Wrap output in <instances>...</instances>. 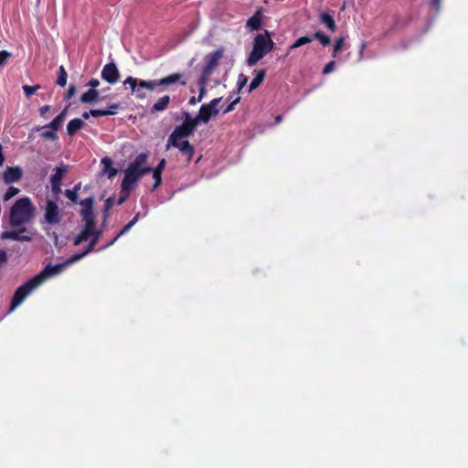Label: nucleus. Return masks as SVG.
Wrapping results in <instances>:
<instances>
[{
  "mask_svg": "<svg viewBox=\"0 0 468 468\" xmlns=\"http://www.w3.org/2000/svg\"><path fill=\"white\" fill-rule=\"evenodd\" d=\"M198 123L199 121L197 116L193 118L188 112L184 111L183 122L181 125H177V149L186 164L194 154V148L188 141H181V139L191 135Z\"/></svg>",
  "mask_w": 468,
  "mask_h": 468,
  "instance_id": "1",
  "label": "nucleus"
},
{
  "mask_svg": "<svg viewBox=\"0 0 468 468\" xmlns=\"http://www.w3.org/2000/svg\"><path fill=\"white\" fill-rule=\"evenodd\" d=\"M148 159V154L145 153L139 154L133 162H132L128 168L124 171V178L122 182V190L129 193L133 184L144 175L152 171L151 167L144 165Z\"/></svg>",
  "mask_w": 468,
  "mask_h": 468,
  "instance_id": "2",
  "label": "nucleus"
},
{
  "mask_svg": "<svg viewBox=\"0 0 468 468\" xmlns=\"http://www.w3.org/2000/svg\"><path fill=\"white\" fill-rule=\"evenodd\" d=\"M148 159V154L145 153L139 154L133 162H132L128 168L124 171V178L122 182V190L129 193L133 184L144 175L152 171L151 167L144 165Z\"/></svg>",
  "mask_w": 468,
  "mask_h": 468,
  "instance_id": "3",
  "label": "nucleus"
},
{
  "mask_svg": "<svg viewBox=\"0 0 468 468\" xmlns=\"http://www.w3.org/2000/svg\"><path fill=\"white\" fill-rule=\"evenodd\" d=\"M36 212V207L29 197L17 199L10 209L9 222L12 227H19L29 223Z\"/></svg>",
  "mask_w": 468,
  "mask_h": 468,
  "instance_id": "4",
  "label": "nucleus"
},
{
  "mask_svg": "<svg viewBox=\"0 0 468 468\" xmlns=\"http://www.w3.org/2000/svg\"><path fill=\"white\" fill-rule=\"evenodd\" d=\"M273 48L274 42L268 30H265L262 34H258L254 37L253 48L247 58V65L253 67Z\"/></svg>",
  "mask_w": 468,
  "mask_h": 468,
  "instance_id": "5",
  "label": "nucleus"
},
{
  "mask_svg": "<svg viewBox=\"0 0 468 468\" xmlns=\"http://www.w3.org/2000/svg\"><path fill=\"white\" fill-rule=\"evenodd\" d=\"M41 284L40 276H35L28 280L25 284L18 287L12 298L9 312L14 311L19 304L23 303L25 298L30 294L36 288Z\"/></svg>",
  "mask_w": 468,
  "mask_h": 468,
  "instance_id": "6",
  "label": "nucleus"
},
{
  "mask_svg": "<svg viewBox=\"0 0 468 468\" xmlns=\"http://www.w3.org/2000/svg\"><path fill=\"white\" fill-rule=\"evenodd\" d=\"M223 55L224 48H220L205 57V66L201 72V76H204V79H209L213 69L218 65L219 60L223 58Z\"/></svg>",
  "mask_w": 468,
  "mask_h": 468,
  "instance_id": "7",
  "label": "nucleus"
},
{
  "mask_svg": "<svg viewBox=\"0 0 468 468\" xmlns=\"http://www.w3.org/2000/svg\"><path fill=\"white\" fill-rule=\"evenodd\" d=\"M222 98H216L208 103L202 104L199 112L197 115L199 122L207 123L211 117L218 114L219 110L217 108Z\"/></svg>",
  "mask_w": 468,
  "mask_h": 468,
  "instance_id": "8",
  "label": "nucleus"
},
{
  "mask_svg": "<svg viewBox=\"0 0 468 468\" xmlns=\"http://www.w3.org/2000/svg\"><path fill=\"white\" fill-rule=\"evenodd\" d=\"M176 82V74H171L167 78H165L159 81H147L141 80L138 84V88L135 89L136 97L140 99H144L146 97L144 89H147L149 90H154L155 87L160 85H167Z\"/></svg>",
  "mask_w": 468,
  "mask_h": 468,
  "instance_id": "9",
  "label": "nucleus"
},
{
  "mask_svg": "<svg viewBox=\"0 0 468 468\" xmlns=\"http://www.w3.org/2000/svg\"><path fill=\"white\" fill-rule=\"evenodd\" d=\"M45 220L48 224H58L61 220L59 208L56 202L47 200L45 207Z\"/></svg>",
  "mask_w": 468,
  "mask_h": 468,
  "instance_id": "10",
  "label": "nucleus"
},
{
  "mask_svg": "<svg viewBox=\"0 0 468 468\" xmlns=\"http://www.w3.org/2000/svg\"><path fill=\"white\" fill-rule=\"evenodd\" d=\"M101 78L110 84H114L120 80V72L114 62H110L103 67Z\"/></svg>",
  "mask_w": 468,
  "mask_h": 468,
  "instance_id": "11",
  "label": "nucleus"
},
{
  "mask_svg": "<svg viewBox=\"0 0 468 468\" xmlns=\"http://www.w3.org/2000/svg\"><path fill=\"white\" fill-rule=\"evenodd\" d=\"M22 176L23 170L20 166H7L2 176L3 181L6 185L19 182Z\"/></svg>",
  "mask_w": 468,
  "mask_h": 468,
  "instance_id": "12",
  "label": "nucleus"
},
{
  "mask_svg": "<svg viewBox=\"0 0 468 468\" xmlns=\"http://www.w3.org/2000/svg\"><path fill=\"white\" fill-rule=\"evenodd\" d=\"M67 265L65 263L58 264L55 266L48 265L46 268L38 273L37 276H40L41 283L48 277L60 273Z\"/></svg>",
  "mask_w": 468,
  "mask_h": 468,
  "instance_id": "13",
  "label": "nucleus"
},
{
  "mask_svg": "<svg viewBox=\"0 0 468 468\" xmlns=\"http://www.w3.org/2000/svg\"><path fill=\"white\" fill-rule=\"evenodd\" d=\"M26 231V228L20 229L18 231H4L1 235L3 239H14L18 241H30L32 239L27 235H21Z\"/></svg>",
  "mask_w": 468,
  "mask_h": 468,
  "instance_id": "14",
  "label": "nucleus"
},
{
  "mask_svg": "<svg viewBox=\"0 0 468 468\" xmlns=\"http://www.w3.org/2000/svg\"><path fill=\"white\" fill-rule=\"evenodd\" d=\"M69 172V165L61 164L55 168V173L50 176V183L61 184L63 178Z\"/></svg>",
  "mask_w": 468,
  "mask_h": 468,
  "instance_id": "15",
  "label": "nucleus"
},
{
  "mask_svg": "<svg viewBox=\"0 0 468 468\" xmlns=\"http://www.w3.org/2000/svg\"><path fill=\"white\" fill-rule=\"evenodd\" d=\"M101 164L103 165L101 175H106L108 178H112L118 174V169L112 167V160L110 157H103Z\"/></svg>",
  "mask_w": 468,
  "mask_h": 468,
  "instance_id": "16",
  "label": "nucleus"
},
{
  "mask_svg": "<svg viewBox=\"0 0 468 468\" xmlns=\"http://www.w3.org/2000/svg\"><path fill=\"white\" fill-rule=\"evenodd\" d=\"M84 122L80 118H75L69 122L67 125V133L69 136H73L78 131L84 127Z\"/></svg>",
  "mask_w": 468,
  "mask_h": 468,
  "instance_id": "17",
  "label": "nucleus"
},
{
  "mask_svg": "<svg viewBox=\"0 0 468 468\" xmlns=\"http://www.w3.org/2000/svg\"><path fill=\"white\" fill-rule=\"evenodd\" d=\"M266 75L265 69H259L256 71V75L250 83L249 92L256 90L264 80Z\"/></svg>",
  "mask_w": 468,
  "mask_h": 468,
  "instance_id": "18",
  "label": "nucleus"
},
{
  "mask_svg": "<svg viewBox=\"0 0 468 468\" xmlns=\"http://www.w3.org/2000/svg\"><path fill=\"white\" fill-rule=\"evenodd\" d=\"M246 26L251 30H259L261 27V13L257 11L252 16H250L246 23Z\"/></svg>",
  "mask_w": 468,
  "mask_h": 468,
  "instance_id": "19",
  "label": "nucleus"
},
{
  "mask_svg": "<svg viewBox=\"0 0 468 468\" xmlns=\"http://www.w3.org/2000/svg\"><path fill=\"white\" fill-rule=\"evenodd\" d=\"M320 21L332 32L336 30V25L335 19L331 15L326 12H323L320 15Z\"/></svg>",
  "mask_w": 468,
  "mask_h": 468,
  "instance_id": "20",
  "label": "nucleus"
},
{
  "mask_svg": "<svg viewBox=\"0 0 468 468\" xmlns=\"http://www.w3.org/2000/svg\"><path fill=\"white\" fill-rule=\"evenodd\" d=\"M99 99V91L95 89H90L80 96V101L83 103H92Z\"/></svg>",
  "mask_w": 468,
  "mask_h": 468,
  "instance_id": "21",
  "label": "nucleus"
},
{
  "mask_svg": "<svg viewBox=\"0 0 468 468\" xmlns=\"http://www.w3.org/2000/svg\"><path fill=\"white\" fill-rule=\"evenodd\" d=\"M140 213H137L134 216V218L123 227V229L119 232V234L110 243L106 245V247L112 245L122 235L127 233L131 229V228L138 221Z\"/></svg>",
  "mask_w": 468,
  "mask_h": 468,
  "instance_id": "22",
  "label": "nucleus"
},
{
  "mask_svg": "<svg viewBox=\"0 0 468 468\" xmlns=\"http://www.w3.org/2000/svg\"><path fill=\"white\" fill-rule=\"evenodd\" d=\"M103 229H95L90 233V241L87 247L88 251L91 252L94 250V246L98 243Z\"/></svg>",
  "mask_w": 468,
  "mask_h": 468,
  "instance_id": "23",
  "label": "nucleus"
},
{
  "mask_svg": "<svg viewBox=\"0 0 468 468\" xmlns=\"http://www.w3.org/2000/svg\"><path fill=\"white\" fill-rule=\"evenodd\" d=\"M312 37L313 40L317 39L324 47H326L331 43L330 37L321 30L315 31Z\"/></svg>",
  "mask_w": 468,
  "mask_h": 468,
  "instance_id": "24",
  "label": "nucleus"
},
{
  "mask_svg": "<svg viewBox=\"0 0 468 468\" xmlns=\"http://www.w3.org/2000/svg\"><path fill=\"white\" fill-rule=\"evenodd\" d=\"M169 101H170L169 96H164V97L160 98L158 100V101L154 104V106L152 108V112L164 111L167 107Z\"/></svg>",
  "mask_w": 468,
  "mask_h": 468,
  "instance_id": "25",
  "label": "nucleus"
},
{
  "mask_svg": "<svg viewBox=\"0 0 468 468\" xmlns=\"http://www.w3.org/2000/svg\"><path fill=\"white\" fill-rule=\"evenodd\" d=\"M313 41V37L308 36H303L296 39V41L290 46V50L298 48L305 44L311 43Z\"/></svg>",
  "mask_w": 468,
  "mask_h": 468,
  "instance_id": "26",
  "label": "nucleus"
},
{
  "mask_svg": "<svg viewBox=\"0 0 468 468\" xmlns=\"http://www.w3.org/2000/svg\"><path fill=\"white\" fill-rule=\"evenodd\" d=\"M208 79H204V76H200L198 80V88H199V94L197 98V101H202L206 94V86L207 84Z\"/></svg>",
  "mask_w": 468,
  "mask_h": 468,
  "instance_id": "27",
  "label": "nucleus"
},
{
  "mask_svg": "<svg viewBox=\"0 0 468 468\" xmlns=\"http://www.w3.org/2000/svg\"><path fill=\"white\" fill-rule=\"evenodd\" d=\"M90 231L82 229L79 235H77L74 239V245L78 246L80 243L86 241L90 237Z\"/></svg>",
  "mask_w": 468,
  "mask_h": 468,
  "instance_id": "28",
  "label": "nucleus"
},
{
  "mask_svg": "<svg viewBox=\"0 0 468 468\" xmlns=\"http://www.w3.org/2000/svg\"><path fill=\"white\" fill-rule=\"evenodd\" d=\"M67 77H68V74H67L65 68L63 66H60L59 69H58L57 84L59 85L60 87H64L67 83Z\"/></svg>",
  "mask_w": 468,
  "mask_h": 468,
  "instance_id": "29",
  "label": "nucleus"
},
{
  "mask_svg": "<svg viewBox=\"0 0 468 468\" xmlns=\"http://www.w3.org/2000/svg\"><path fill=\"white\" fill-rule=\"evenodd\" d=\"M63 121L61 117L57 116L51 122L43 126V129H52L54 131H58L62 126Z\"/></svg>",
  "mask_w": 468,
  "mask_h": 468,
  "instance_id": "30",
  "label": "nucleus"
},
{
  "mask_svg": "<svg viewBox=\"0 0 468 468\" xmlns=\"http://www.w3.org/2000/svg\"><path fill=\"white\" fill-rule=\"evenodd\" d=\"M345 39L346 38L344 37H341L335 40L334 48H333V52H332V56L334 58H335L337 56L338 52H340L343 49Z\"/></svg>",
  "mask_w": 468,
  "mask_h": 468,
  "instance_id": "31",
  "label": "nucleus"
},
{
  "mask_svg": "<svg viewBox=\"0 0 468 468\" xmlns=\"http://www.w3.org/2000/svg\"><path fill=\"white\" fill-rule=\"evenodd\" d=\"M89 253H90V251H88V250L86 249L81 253L74 254L65 262V264L69 265V264L74 263V262L80 261V259H82L83 257H85Z\"/></svg>",
  "mask_w": 468,
  "mask_h": 468,
  "instance_id": "32",
  "label": "nucleus"
},
{
  "mask_svg": "<svg viewBox=\"0 0 468 468\" xmlns=\"http://www.w3.org/2000/svg\"><path fill=\"white\" fill-rule=\"evenodd\" d=\"M89 253H90V251H88V250L86 249L81 253L74 254L65 262V264L69 265V264L74 263V262L80 261V259H82L83 257H85Z\"/></svg>",
  "mask_w": 468,
  "mask_h": 468,
  "instance_id": "33",
  "label": "nucleus"
},
{
  "mask_svg": "<svg viewBox=\"0 0 468 468\" xmlns=\"http://www.w3.org/2000/svg\"><path fill=\"white\" fill-rule=\"evenodd\" d=\"M19 193V189L17 187H15V186H10L7 191L5 193L4 195V201H7L9 199H11L12 197H14L16 195H17Z\"/></svg>",
  "mask_w": 468,
  "mask_h": 468,
  "instance_id": "34",
  "label": "nucleus"
},
{
  "mask_svg": "<svg viewBox=\"0 0 468 468\" xmlns=\"http://www.w3.org/2000/svg\"><path fill=\"white\" fill-rule=\"evenodd\" d=\"M248 82V78L244 74H239L237 81V93H239L240 90L246 86Z\"/></svg>",
  "mask_w": 468,
  "mask_h": 468,
  "instance_id": "35",
  "label": "nucleus"
},
{
  "mask_svg": "<svg viewBox=\"0 0 468 468\" xmlns=\"http://www.w3.org/2000/svg\"><path fill=\"white\" fill-rule=\"evenodd\" d=\"M90 113L92 117H101L114 114V112L107 110H90Z\"/></svg>",
  "mask_w": 468,
  "mask_h": 468,
  "instance_id": "36",
  "label": "nucleus"
},
{
  "mask_svg": "<svg viewBox=\"0 0 468 468\" xmlns=\"http://www.w3.org/2000/svg\"><path fill=\"white\" fill-rule=\"evenodd\" d=\"M45 130L46 131H44L41 134L43 138H45L47 140H50V141H55L58 138L56 131H54L52 129H45Z\"/></svg>",
  "mask_w": 468,
  "mask_h": 468,
  "instance_id": "37",
  "label": "nucleus"
},
{
  "mask_svg": "<svg viewBox=\"0 0 468 468\" xmlns=\"http://www.w3.org/2000/svg\"><path fill=\"white\" fill-rule=\"evenodd\" d=\"M39 89H40L39 85H35V86L24 85L23 86V90L27 97L32 96Z\"/></svg>",
  "mask_w": 468,
  "mask_h": 468,
  "instance_id": "38",
  "label": "nucleus"
},
{
  "mask_svg": "<svg viewBox=\"0 0 468 468\" xmlns=\"http://www.w3.org/2000/svg\"><path fill=\"white\" fill-rule=\"evenodd\" d=\"M80 216L82 217V220H86L87 218H95V215L93 213V208H82L80 211Z\"/></svg>",
  "mask_w": 468,
  "mask_h": 468,
  "instance_id": "39",
  "label": "nucleus"
},
{
  "mask_svg": "<svg viewBox=\"0 0 468 468\" xmlns=\"http://www.w3.org/2000/svg\"><path fill=\"white\" fill-rule=\"evenodd\" d=\"M12 54L8 51L2 50L0 51V67H3L6 64L8 59L11 58Z\"/></svg>",
  "mask_w": 468,
  "mask_h": 468,
  "instance_id": "40",
  "label": "nucleus"
},
{
  "mask_svg": "<svg viewBox=\"0 0 468 468\" xmlns=\"http://www.w3.org/2000/svg\"><path fill=\"white\" fill-rule=\"evenodd\" d=\"M84 228L83 229H86V230H89V231H93L95 230V218H87L86 220H84Z\"/></svg>",
  "mask_w": 468,
  "mask_h": 468,
  "instance_id": "41",
  "label": "nucleus"
},
{
  "mask_svg": "<svg viewBox=\"0 0 468 468\" xmlns=\"http://www.w3.org/2000/svg\"><path fill=\"white\" fill-rule=\"evenodd\" d=\"M65 196L73 203H77L78 201V194L76 193V189H67L65 191Z\"/></svg>",
  "mask_w": 468,
  "mask_h": 468,
  "instance_id": "42",
  "label": "nucleus"
},
{
  "mask_svg": "<svg viewBox=\"0 0 468 468\" xmlns=\"http://www.w3.org/2000/svg\"><path fill=\"white\" fill-rule=\"evenodd\" d=\"M124 85H129L132 91L134 92L135 89L137 88V80L133 77H128L124 81Z\"/></svg>",
  "mask_w": 468,
  "mask_h": 468,
  "instance_id": "43",
  "label": "nucleus"
},
{
  "mask_svg": "<svg viewBox=\"0 0 468 468\" xmlns=\"http://www.w3.org/2000/svg\"><path fill=\"white\" fill-rule=\"evenodd\" d=\"M240 97L238 96L236 99H234L224 110L223 113L226 114L228 112H232L235 109V106L239 102Z\"/></svg>",
  "mask_w": 468,
  "mask_h": 468,
  "instance_id": "44",
  "label": "nucleus"
},
{
  "mask_svg": "<svg viewBox=\"0 0 468 468\" xmlns=\"http://www.w3.org/2000/svg\"><path fill=\"white\" fill-rule=\"evenodd\" d=\"M93 202H94L93 197H87L85 199H82L80 202V205L84 207V208H93Z\"/></svg>",
  "mask_w": 468,
  "mask_h": 468,
  "instance_id": "45",
  "label": "nucleus"
},
{
  "mask_svg": "<svg viewBox=\"0 0 468 468\" xmlns=\"http://www.w3.org/2000/svg\"><path fill=\"white\" fill-rule=\"evenodd\" d=\"M335 61L332 60L328 62L323 69V74L326 75L331 73L333 70H335Z\"/></svg>",
  "mask_w": 468,
  "mask_h": 468,
  "instance_id": "46",
  "label": "nucleus"
},
{
  "mask_svg": "<svg viewBox=\"0 0 468 468\" xmlns=\"http://www.w3.org/2000/svg\"><path fill=\"white\" fill-rule=\"evenodd\" d=\"M161 173L160 171H157V170H154V174H153V176L155 180V183L154 185V189L156 188L160 184H161Z\"/></svg>",
  "mask_w": 468,
  "mask_h": 468,
  "instance_id": "47",
  "label": "nucleus"
},
{
  "mask_svg": "<svg viewBox=\"0 0 468 468\" xmlns=\"http://www.w3.org/2000/svg\"><path fill=\"white\" fill-rule=\"evenodd\" d=\"M176 147V130H174L168 138L167 148Z\"/></svg>",
  "mask_w": 468,
  "mask_h": 468,
  "instance_id": "48",
  "label": "nucleus"
},
{
  "mask_svg": "<svg viewBox=\"0 0 468 468\" xmlns=\"http://www.w3.org/2000/svg\"><path fill=\"white\" fill-rule=\"evenodd\" d=\"M114 203L115 198L113 197H108L105 201L104 208H106V210H110L113 207Z\"/></svg>",
  "mask_w": 468,
  "mask_h": 468,
  "instance_id": "49",
  "label": "nucleus"
},
{
  "mask_svg": "<svg viewBox=\"0 0 468 468\" xmlns=\"http://www.w3.org/2000/svg\"><path fill=\"white\" fill-rule=\"evenodd\" d=\"M52 192L58 196L61 192V184L59 183H50Z\"/></svg>",
  "mask_w": 468,
  "mask_h": 468,
  "instance_id": "50",
  "label": "nucleus"
},
{
  "mask_svg": "<svg viewBox=\"0 0 468 468\" xmlns=\"http://www.w3.org/2000/svg\"><path fill=\"white\" fill-rule=\"evenodd\" d=\"M75 93H76L75 86L71 85L66 93V99L69 100V99L72 98L75 95Z\"/></svg>",
  "mask_w": 468,
  "mask_h": 468,
  "instance_id": "51",
  "label": "nucleus"
},
{
  "mask_svg": "<svg viewBox=\"0 0 468 468\" xmlns=\"http://www.w3.org/2000/svg\"><path fill=\"white\" fill-rule=\"evenodd\" d=\"M100 85V81L99 80L97 79H91L90 81H89V86L91 87V89H95L96 87H98Z\"/></svg>",
  "mask_w": 468,
  "mask_h": 468,
  "instance_id": "52",
  "label": "nucleus"
},
{
  "mask_svg": "<svg viewBox=\"0 0 468 468\" xmlns=\"http://www.w3.org/2000/svg\"><path fill=\"white\" fill-rule=\"evenodd\" d=\"M123 192H124L125 194H124L122 197H121L118 199V201L116 202V204H117V205H119V206L125 202V200L127 199L128 195L130 194V192H129V193H127V191H123Z\"/></svg>",
  "mask_w": 468,
  "mask_h": 468,
  "instance_id": "53",
  "label": "nucleus"
},
{
  "mask_svg": "<svg viewBox=\"0 0 468 468\" xmlns=\"http://www.w3.org/2000/svg\"><path fill=\"white\" fill-rule=\"evenodd\" d=\"M50 107L48 105H44L39 109V112L41 116H45V114L49 111Z\"/></svg>",
  "mask_w": 468,
  "mask_h": 468,
  "instance_id": "54",
  "label": "nucleus"
},
{
  "mask_svg": "<svg viewBox=\"0 0 468 468\" xmlns=\"http://www.w3.org/2000/svg\"><path fill=\"white\" fill-rule=\"evenodd\" d=\"M431 5L436 9L439 10L441 6V0H431Z\"/></svg>",
  "mask_w": 468,
  "mask_h": 468,
  "instance_id": "55",
  "label": "nucleus"
},
{
  "mask_svg": "<svg viewBox=\"0 0 468 468\" xmlns=\"http://www.w3.org/2000/svg\"><path fill=\"white\" fill-rule=\"evenodd\" d=\"M165 160L162 159L160 161V163L158 164L157 167L155 168V170L162 172V170L165 168Z\"/></svg>",
  "mask_w": 468,
  "mask_h": 468,
  "instance_id": "56",
  "label": "nucleus"
},
{
  "mask_svg": "<svg viewBox=\"0 0 468 468\" xmlns=\"http://www.w3.org/2000/svg\"><path fill=\"white\" fill-rule=\"evenodd\" d=\"M68 107H66L58 116V117H61V120L64 122L65 121V118L67 116V113H68Z\"/></svg>",
  "mask_w": 468,
  "mask_h": 468,
  "instance_id": "57",
  "label": "nucleus"
},
{
  "mask_svg": "<svg viewBox=\"0 0 468 468\" xmlns=\"http://www.w3.org/2000/svg\"><path fill=\"white\" fill-rule=\"evenodd\" d=\"M2 145L0 144V166H3L4 165V163H5V156L3 154V151H2Z\"/></svg>",
  "mask_w": 468,
  "mask_h": 468,
  "instance_id": "58",
  "label": "nucleus"
},
{
  "mask_svg": "<svg viewBox=\"0 0 468 468\" xmlns=\"http://www.w3.org/2000/svg\"><path fill=\"white\" fill-rule=\"evenodd\" d=\"M109 211L110 210H106V208H104V211H103V223L104 224H106L108 218L110 216Z\"/></svg>",
  "mask_w": 468,
  "mask_h": 468,
  "instance_id": "59",
  "label": "nucleus"
},
{
  "mask_svg": "<svg viewBox=\"0 0 468 468\" xmlns=\"http://www.w3.org/2000/svg\"><path fill=\"white\" fill-rule=\"evenodd\" d=\"M197 97H195V96L191 97V98H190V100H189V101H188V103H189L190 105H195L196 103L199 102L200 101H197Z\"/></svg>",
  "mask_w": 468,
  "mask_h": 468,
  "instance_id": "60",
  "label": "nucleus"
},
{
  "mask_svg": "<svg viewBox=\"0 0 468 468\" xmlns=\"http://www.w3.org/2000/svg\"><path fill=\"white\" fill-rule=\"evenodd\" d=\"M90 116H91V114L90 113V112H85L82 113V117L83 119L87 120L90 118Z\"/></svg>",
  "mask_w": 468,
  "mask_h": 468,
  "instance_id": "61",
  "label": "nucleus"
},
{
  "mask_svg": "<svg viewBox=\"0 0 468 468\" xmlns=\"http://www.w3.org/2000/svg\"><path fill=\"white\" fill-rule=\"evenodd\" d=\"M109 108H110V109H112V110H117V109H119V108H120V104H118V103H113V104L110 105V107H109Z\"/></svg>",
  "mask_w": 468,
  "mask_h": 468,
  "instance_id": "62",
  "label": "nucleus"
},
{
  "mask_svg": "<svg viewBox=\"0 0 468 468\" xmlns=\"http://www.w3.org/2000/svg\"><path fill=\"white\" fill-rule=\"evenodd\" d=\"M282 115H277L275 117V123L276 124L280 123L282 122Z\"/></svg>",
  "mask_w": 468,
  "mask_h": 468,
  "instance_id": "63",
  "label": "nucleus"
},
{
  "mask_svg": "<svg viewBox=\"0 0 468 468\" xmlns=\"http://www.w3.org/2000/svg\"><path fill=\"white\" fill-rule=\"evenodd\" d=\"M80 186H81V184L78 183L77 185H75V186L72 189H76V193L78 194L79 190L80 189Z\"/></svg>",
  "mask_w": 468,
  "mask_h": 468,
  "instance_id": "64",
  "label": "nucleus"
}]
</instances>
